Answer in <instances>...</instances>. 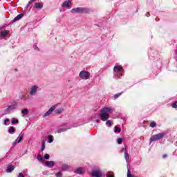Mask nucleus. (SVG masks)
Here are the masks:
<instances>
[{"label":"nucleus","mask_w":177,"mask_h":177,"mask_svg":"<svg viewBox=\"0 0 177 177\" xmlns=\"http://www.w3.org/2000/svg\"><path fill=\"white\" fill-rule=\"evenodd\" d=\"M10 120L8 118H6L4 120V125H8V122H9Z\"/></svg>","instance_id":"obj_40"},{"label":"nucleus","mask_w":177,"mask_h":177,"mask_svg":"<svg viewBox=\"0 0 177 177\" xmlns=\"http://www.w3.org/2000/svg\"><path fill=\"white\" fill-rule=\"evenodd\" d=\"M79 77L81 80H88L89 77H91V73L88 71H82L79 74Z\"/></svg>","instance_id":"obj_4"},{"label":"nucleus","mask_w":177,"mask_h":177,"mask_svg":"<svg viewBox=\"0 0 177 177\" xmlns=\"http://www.w3.org/2000/svg\"><path fill=\"white\" fill-rule=\"evenodd\" d=\"M50 158V156L48 153H46L44 155V160H49V158Z\"/></svg>","instance_id":"obj_37"},{"label":"nucleus","mask_w":177,"mask_h":177,"mask_svg":"<svg viewBox=\"0 0 177 177\" xmlns=\"http://www.w3.org/2000/svg\"><path fill=\"white\" fill-rule=\"evenodd\" d=\"M127 177H135L133 175L131 174V170L129 169H128L127 171Z\"/></svg>","instance_id":"obj_35"},{"label":"nucleus","mask_w":177,"mask_h":177,"mask_svg":"<svg viewBox=\"0 0 177 177\" xmlns=\"http://www.w3.org/2000/svg\"><path fill=\"white\" fill-rule=\"evenodd\" d=\"M74 172L78 175H84V174H85V169H84V167H78Z\"/></svg>","instance_id":"obj_6"},{"label":"nucleus","mask_w":177,"mask_h":177,"mask_svg":"<svg viewBox=\"0 0 177 177\" xmlns=\"http://www.w3.org/2000/svg\"><path fill=\"white\" fill-rule=\"evenodd\" d=\"M18 177H24V175L23 174V173H19Z\"/></svg>","instance_id":"obj_42"},{"label":"nucleus","mask_w":177,"mask_h":177,"mask_svg":"<svg viewBox=\"0 0 177 177\" xmlns=\"http://www.w3.org/2000/svg\"><path fill=\"white\" fill-rule=\"evenodd\" d=\"M16 107H17V104H13L12 105H10L7 109H6V111L8 112V113L9 114L10 113V111H12V110H15L16 109Z\"/></svg>","instance_id":"obj_8"},{"label":"nucleus","mask_w":177,"mask_h":177,"mask_svg":"<svg viewBox=\"0 0 177 177\" xmlns=\"http://www.w3.org/2000/svg\"><path fill=\"white\" fill-rule=\"evenodd\" d=\"M62 8H71V1H70V0L65 1L62 4Z\"/></svg>","instance_id":"obj_7"},{"label":"nucleus","mask_w":177,"mask_h":177,"mask_svg":"<svg viewBox=\"0 0 177 177\" xmlns=\"http://www.w3.org/2000/svg\"><path fill=\"white\" fill-rule=\"evenodd\" d=\"M167 157H168V155H167V154H163L162 158H167Z\"/></svg>","instance_id":"obj_43"},{"label":"nucleus","mask_w":177,"mask_h":177,"mask_svg":"<svg viewBox=\"0 0 177 177\" xmlns=\"http://www.w3.org/2000/svg\"><path fill=\"white\" fill-rule=\"evenodd\" d=\"M124 158L127 162H129V154L128 153V151H127V150L124 151Z\"/></svg>","instance_id":"obj_17"},{"label":"nucleus","mask_w":177,"mask_h":177,"mask_svg":"<svg viewBox=\"0 0 177 177\" xmlns=\"http://www.w3.org/2000/svg\"><path fill=\"white\" fill-rule=\"evenodd\" d=\"M45 150V141H43L41 142V151H44Z\"/></svg>","instance_id":"obj_34"},{"label":"nucleus","mask_w":177,"mask_h":177,"mask_svg":"<svg viewBox=\"0 0 177 177\" xmlns=\"http://www.w3.org/2000/svg\"><path fill=\"white\" fill-rule=\"evenodd\" d=\"M8 133H15L16 132V129L13 127H10L8 130Z\"/></svg>","instance_id":"obj_18"},{"label":"nucleus","mask_w":177,"mask_h":177,"mask_svg":"<svg viewBox=\"0 0 177 177\" xmlns=\"http://www.w3.org/2000/svg\"><path fill=\"white\" fill-rule=\"evenodd\" d=\"M56 107H57V104L53 105V106H51L48 111L47 112H46L43 117H48V115H50V114H52V113H53V111H55V109H56Z\"/></svg>","instance_id":"obj_5"},{"label":"nucleus","mask_w":177,"mask_h":177,"mask_svg":"<svg viewBox=\"0 0 177 177\" xmlns=\"http://www.w3.org/2000/svg\"><path fill=\"white\" fill-rule=\"evenodd\" d=\"M171 106L173 109H177V101H175L172 104Z\"/></svg>","instance_id":"obj_36"},{"label":"nucleus","mask_w":177,"mask_h":177,"mask_svg":"<svg viewBox=\"0 0 177 177\" xmlns=\"http://www.w3.org/2000/svg\"><path fill=\"white\" fill-rule=\"evenodd\" d=\"M23 138H24V133H23L19 138H17L18 143H20V142H21V140H23Z\"/></svg>","instance_id":"obj_33"},{"label":"nucleus","mask_w":177,"mask_h":177,"mask_svg":"<svg viewBox=\"0 0 177 177\" xmlns=\"http://www.w3.org/2000/svg\"><path fill=\"white\" fill-rule=\"evenodd\" d=\"M149 16H150V12H148Z\"/></svg>","instance_id":"obj_48"},{"label":"nucleus","mask_w":177,"mask_h":177,"mask_svg":"<svg viewBox=\"0 0 177 177\" xmlns=\"http://www.w3.org/2000/svg\"><path fill=\"white\" fill-rule=\"evenodd\" d=\"M106 125H109V127H112L113 124H111V122L110 120H107L106 122Z\"/></svg>","instance_id":"obj_38"},{"label":"nucleus","mask_w":177,"mask_h":177,"mask_svg":"<svg viewBox=\"0 0 177 177\" xmlns=\"http://www.w3.org/2000/svg\"><path fill=\"white\" fill-rule=\"evenodd\" d=\"M15 71H17V69H15Z\"/></svg>","instance_id":"obj_51"},{"label":"nucleus","mask_w":177,"mask_h":177,"mask_svg":"<svg viewBox=\"0 0 177 177\" xmlns=\"http://www.w3.org/2000/svg\"><path fill=\"white\" fill-rule=\"evenodd\" d=\"M8 34H9V30H3L0 32V37L2 38H5L8 36Z\"/></svg>","instance_id":"obj_12"},{"label":"nucleus","mask_w":177,"mask_h":177,"mask_svg":"<svg viewBox=\"0 0 177 177\" xmlns=\"http://www.w3.org/2000/svg\"><path fill=\"white\" fill-rule=\"evenodd\" d=\"M21 113L24 114V115H27L28 114V109H24L21 111Z\"/></svg>","instance_id":"obj_29"},{"label":"nucleus","mask_w":177,"mask_h":177,"mask_svg":"<svg viewBox=\"0 0 177 177\" xmlns=\"http://www.w3.org/2000/svg\"><path fill=\"white\" fill-rule=\"evenodd\" d=\"M147 16L149 17V14H147Z\"/></svg>","instance_id":"obj_49"},{"label":"nucleus","mask_w":177,"mask_h":177,"mask_svg":"<svg viewBox=\"0 0 177 177\" xmlns=\"http://www.w3.org/2000/svg\"><path fill=\"white\" fill-rule=\"evenodd\" d=\"M113 71H115V73L124 71V68L121 66H115L113 68Z\"/></svg>","instance_id":"obj_10"},{"label":"nucleus","mask_w":177,"mask_h":177,"mask_svg":"<svg viewBox=\"0 0 177 177\" xmlns=\"http://www.w3.org/2000/svg\"><path fill=\"white\" fill-rule=\"evenodd\" d=\"M122 151H125V148H122Z\"/></svg>","instance_id":"obj_46"},{"label":"nucleus","mask_w":177,"mask_h":177,"mask_svg":"<svg viewBox=\"0 0 177 177\" xmlns=\"http://www.w3.org/2000/svg\"><path fill=\"white\" fill-rule=\"evenodd\" d=\"M23 16V14L18 15L12 21H11L10 24H13V23H15V21H19V20H20Z\"/></svg>","instance_id":"obj_9"},{"label":"nucleus","mask_w":177,"mask_h":177,"mask_svg":"<svg viewBox=\"0 0 177 177\" xmlns=\"http://www.w3.org/2000/svg\"><path fill=\"white\" fill-rule=\"evenodd\" d=\"M53 142V136L50 135L48 136V142L52 143Z\"/></svg>","instance_id":"obj_32"},{"label":"nucleus","mask_w":177,"mask_h":177,"mask_svg":"<svg viewBox=\"0 0 177 177\" xmlns=\"http://www.w3.org/2000/svg\"><path fill=\"white\" fill-rule=\"evenodd\" d=\"M35 9H42L44 8V3L39 2L35 3Z\"/></svg>","instance_id":"obj_14"},{"label":"nucleus","mask_w":177,"mask_h":177,"mask_svg":"<svg viewBox=\"0 0 177 177\" xmlns=\"http://www.w3.org/2000/svg\"><path fill=\"white\" fill-rule=\"evenodd\" d=\"M151 77L154 78V74H151Z\"/></svg>","instance_id":"obj_45"},{"label":"nucleus","mask_w":177,"mask_h":177,"mask_svg":"<svg viewBox=\"0 0 177 177\" xmlns=\"http://www.w3.org/2000/svg\"><path fill=\"white\" fill-rule=\"evenodd\" d=\"M110 111H111V109L109 108V107H105L104 109H102L99 114V116L100 117V120L102 121H107V120H109V118H110V114L109 113H110Z\"/></svg>","instance_id":"obj_1"},{"label":"nucleus","mask_w":177,"mask_h":177,"mask_svg":"<svg viewBox=\"0 0 177 177\" xmlns=\"http://www.w3.org/2000/svg\"><path fill=\"white\" fill-rule=\"evenodd\" d=\"M149 127H151V128H156V127H157V123H156V122H151V123H150V125H149Z\"/></svg>","instance_id":"obj_28"},{"label":"nucleus","mask_w":177,"mask_h":177,"mask_svg":"<svg viewBox=\"0 0 177 177\" xmlns=\"http://www.w3.org/2000/svg\"><path fill=\"white\" fill-rule=\"evenodd\" d=\"M114 77H115H115H118V75H115V76H114Z\"/></svg>","instance_id":"obj_47"},{"label":"nucleus","mask_w":177,"mask_h":177,"mask_svg":"<svg viewBox=\"0 0 177 177\" xmlns=\"http://www.w3.org/2000/svg\"><path fill=\"white\" fill-rule=\"evenodd\" d=\"M12 171H15V166L12 165H8L6 169V172L10 173Z\"/></svg>","instance_id":"obj_15"},{"label":"nucleus","mask_w":177,"mask_h":177,"mask_svg":"<svg viewBox=\"0 0 177 177\" xmlns=\"http://www.w3.org/2000/svg\"><path fill=\"white\" fill-rule=\"evenodd\" d=\"M167 135V131H163L162 133H159L158 134H155L153 136H151V137L149 139L150 143L152 142H156V140H160L164 138Z\"/></svg>","instance_id":"obj_2"},{"label":"nucleus","mask_w":177,"mask_h":177,"mask_svg":"<svg viewBox=\"0 0 177 177\" xmlns=\"http://www.w3.org/2000/svg\"><path fill=\"white\" fill-rule=\"evenodd\" d=\"M106 177H115L114 176V172L110 171L106 173Z\"/></svg>","instance_id":"obj_26"},{"label":"nucleus","mask_w":177,"mask_h":177,"mask_svg":"<svg viewBox=\"0 0 177 177\" xmlns=\"http://www.w3.org/2000/svg\"><path fill=\"white\" fill-rule=\"evenodd\" d=\"M123 93H124V92L122 91L121 93H117V94H115V95H113V99H114V100H116V99H118V97H120Z\"/></svg>","instance_id":"obj_20"},{"label":"nucleus","mask_w":177,"mask_h":177,"mask_svg":"<svg viewBox=\"0 0 177 177\" xmlns=\"http://www.w3.org/2000/svg\"><path fill=\"white\" fill-rule=\"evenodd\" d=\"M155 77H157V74L155 75Z\"/></svg>","instance_id":"obj_50"},{"label":"nucleus","mask_w":177,"mask_h":177,"mask_svg":"<svg viewBox=\"0 0 177 177\" xmlns=\"http://www.w3.org/2000/svg\"><path fill=\"white\" fill-rule=\"evenodd\" d=\"M90 10L86 8H81V13H89Z\"/></svg>","instance_id":"obj_22"},{"label":"nucleus","mask_w":177,"mask_h":177,"mask_svg":"<svg viewBox=\"0 0 177 177\" xmlns=\"http://www.w3.org/2000/svg\"><path fill=\"white\" fill-rule=\"evenodd\" d=\"M91 176L92 177H103V173L102 172V170H100V168L96 167L92 169Z\"/></svg>","instance_id":"obj_3"},{"label":"nucleus","mask_w":177,"mask_h":177,"mask_svg":"<svg viewBox=\"0 0 177 177\" xmlns=\"http://www.w3.org/2000/svg\"><path fill=\"white\" fill-rule=\"evenodd\" d=\"M124 141V138H118L117 139L118 145H122Z\"/></svg>","instance_id":"obj_30"},{"label":"nucleus","mask_w":177,"mask_h":177,"mask_svg":"<svg viewBox=\"0 0 177 177\" xmlns=\"http://www.w3.org/2000/svg\"><path fill=\"white\" fill-rule=\"evenodd\" d=\"M35 1H37V0H30L26 6V9H28V8H30V6H31V4L33 3V2H35Z\"/></svg>","instance_id":"obj_25"},{"label":"nucleus","mask_w":177,"mask_h":177,"mask_svg":"<svg viewBox=\"0 0 177 177\" xmlns=\"http://www.w3.org/2000/svg\"><path fill=\"white\" fill-rule=\"evenodd\" d=\"M81 8H75L71 10V13H81Z\"/></svg>","instance_id":"obj_16"},{"label":"nucleus","mask_w":177,"mask_h":177,"mask_svg":"<svg viewBox=\"0 0 177 177\" xmlns=\"http://www.w3.org/2000/svg\"><path fill=\"white\" fill-rule=\"evenodd\" d=\"M33 48L35 49V50H39V48L35 44L33 46Z\"/></svg>","instance_id":"obj_41"},{"label":"nucleus","mask_w":177,"mask_h":177,"mask_svg":"<svg viewBox=\"0 0 177 177\" xmlns=\"http://www.w3.org/2000/svg\"><path fill=\"white\" fill-rule=\"evenodd\" d=\"M95 121H96V122H97V123L100 122V120H99V119H97Z\"/></svg>","instance_id":"obj_44"},{"label":"nucleus","mask_w":177,"mask_h":177,"mask_svg":"<svg viewBox=\"0 0 177 177\" xmlns=\"http://www.w3.org/2000/svg\"><path fill=\"white\" fill-rule=\"evenodd\" d=\"M63 111H64V109H63V107H61L59 109H56L55 111V112L56 113V114H62L63 113Z\"/></svg>","instance_id":"obj_21"},{"label":"nucleus","mask_w":177,"mask_h":177,"mask_svg":"<svg viewBox=\"0 0 177 177\" xmlns=\"http://www.w3.org/2000/svg\"><path fill=\"white\" fill-rule=\"evenodd\" d=\"M68 129H69V128H60L57 129V133H62V132H66Z\"/></svg>","instance_id":"obj_19"},{"label":"nucleus","mask_w":177,"mask_h":177,"mask_svg":"<svg viewBox=\"0 0 177 177\" xmlns=\"http://www.w3.org/2000/svg\"><path fill=\"white\" fill-rule=\"evenodd\" d=\"M12 124H19V120L16 119V118H12Z\"/></svg>","instance_id":"obj_31"},{"label":"nucleus","mask_w":177,"mask_h":177,"mask_svg":"<svg viewBox=\"0 0 177 177\" xmlns=\"http://www.w3.org/2000/svg\"><path fill=\"white\" fill-rule=\"evenodd\" d=\"M37 89H38V86H32L31 91H30L31 96H32V95H35V93H37Z\"/></svg>","instance_id":"obj_11"},{"label":"nucleus","mask_w":177,"mask_h":177,"mask_svg":"<svg viewBox=\"0 0 177 177\" xmlns=\"http://www.w3.org/2000/svg\"><path fill=\"white\" fill-rule=\"evenodd\" d=\"M37 160L40 162H44V158L42 157V156H41V153L37 154Z\"/></svg>","instance_id":"obj_24"},{"label":"nucleus","mask_w":177,"mask_h":177,"mask_svg":"<svg viewBox=\"0 0 177 177\" xmlns=\"http://www.w3.org/2000/svg\"><path fill=\"white\" fill-rule=\"evenodd\" d=\"M114 132L115 133H121V128L115 126L114 128Z\"/></svg>","instance_id":"obj_23"},{"label":"nucleus","mask_w":177,"mask_h":177,"mask_svg":"<svg viewBox=\"0 0 177 177\" xmlns=\"http://www.w3.org/2000/svg\"><path fill=\"white\" fill-rule=\"evenodd\" d=\"M45 165L46 167H48L49 168H52V167H55V162L54 161H46L45 162Z\"/></svg>","instance_id":"obj_13"},{"label":"nucleus","mask_w":177,"mask_h":177,"mask_svg":"<svg viewBox=\"0 0 177 177\" xmlns=\"http://www.w3.org/2000/svg\"><path fill=\"white\" fill-rule=\"evenodd\" d=\"M68 168H70V166H68V165H63L62 167V171H67Z\"/></svg>","instance_id":"obj_27"},{"label":"nucleus","mask_w":177,"mask_h":177,"mask_svg":"<svg viewBox=\"0 0 177 177\" xmlns=\"http://www.w3.org/2000/svg\"><path fill=\"white\" fill-rule=\"evenodd\" d=\"M56 177H62V171H59L55 174Z\"/></svg>","instance_id":"obj_39"}]
</instances>
